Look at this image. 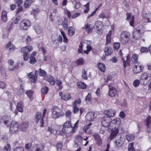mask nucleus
Returning a JSON list of instances; mask_svg holds the SVG:
<instances>
[{
  "instance_id": "nucleus-56",
  "label": "nucleus",
  "mask_w": 151,
  "mask_h": 151,
  "mask_svg": "<svg viewBox=\"0 0 151 151\" xmlns=\"http://www.w3.org/2000/svg\"><path fill=\"white\" fill-rule=\"evenodd\" d=\"M148 51V49L145 47H142L140 49V51L141 53H147Z\"/></svg>"
},
{
  "instance_id": "nucleus-34",
  "label": "nucleus",
  "mask_w": 151,
  "mask_h": 151,
  "mask_svg": "<svg viewBox=\"0 0 151 151\" xmlns=\"http://www.w3.org/2000/svg\"><path fill=\"white\" fill-rule=\"evenodd\" d=\"M6 48H9V50L11 51H14L15 49V47L14 45L12 44L11 42H9L6 45Z\"/></svg>"
},
{
  "instance_id": "nucleus-10",
  "label": "nucleus",
  "mask_w": 151,
  "mask_h": 151,
  "mask_svg": "<svg viewBox=\"0 0 151 151\" xmlns=\"http://www.w3.org/2000/svg\"><path fill=\"white\" fill-rule=\"evenodd\" d=\"M97 114L93 112H90L88 113L86 116V118L88 121H93L96 117Z\"/></svg>"
},
{
  "instance_id": "nucleus-43",
  "label": "nucleus",
  "mask_w": 151,
  "mask_h": 151,
  "mask_svg": "<svg viewBox=\"0 0 151 151\" xmlns=\"http://www.w3.org/2000/svg\"><path fill=\"white\" fill-rule=\"evenodd\" d=\"M55 82L56 84L58 86L59 89H61L63 88V86L62 85V82L60 79L57 78L56 79Z\"/></svg>"
},
{
  "instance_id": "nucleus-25",
  "label": "nucleus",
  "mask_w": 151,
  "mask_h": 151,
  "mask_svg": "<svg viewBox=\"0 0 151 151\" xmlns=\"http://www.w3.org/2000/svg\"><path fill=\"white\" fill-rule=\"evenodd\" d=\"M27 76L31 79V81L32 83L35 82L37 79V76L35 75H34L33 73L32 72H30L28 73Z\"/></svg>"
},
{
  "instance_id": "nucleus-57",
  "label": "nucleus",
  "mask_w": 151,
  "mask_h": 151,
  "mask_svg": "<svg viewBox=\"0 0 151 151\" xmlns=\"http://www.w3.org/2000/svg\"><path fill=\"white\" fill-rule=\"evenodd\" d=\"M73 112L74 114H76L78 111H79L80 110L77 106L73 105Z\"/></svg>"
},
{
  "instance_id": "nucleus-3",
  "label": "nucleus",
  "mask_w": 151,
  "mask_h": 151,
  "mask_svg": "<svg viewBox=\"0 0 151 151\" xmlns=\"http://www.w3.org/2000/svg\"><path fill=\"white\" fill-rule=\"evenodd\" d=\"M130 36L129 33L126 31L122 32L120 35V40L122 43L124 44L127 43Z\"/></svg>"
},
{
  "instance_id": "nucleus-16",
  "label": "nucleus",
  "mask_w": 151,
  "mask_h": 151,
  "mask_svg": "<svg viewBox=\"0 0 151 151\" xmlns=\"http://www.w3.org/2000/svg\"><path fill=\"white\" fill-rule=\"evenodd\" d=\"M59 94L61 97L62 99L65 101H67L70 99L71 98L70 94L68 93L63 94L62 92H60Z\"/></svg>"
},
{
  "instance_id": "nucleus-21",
  "label": "nucleus",
  "mask_w": 151,
  "mask_h": 151,
  "mask_svg": "<svg viewBox=\"0 0 151 151\" xmlns=\"http://www.w3.org/2000/svg\"><path fill=\"white\" fill-rule=\"evenodd\" d=\"M33 49L32 47L30 46H27L23 47L21 49V51L23 52H29L32 51Z\"/></svg>"
},
{
  "instance_id": "nucleus-31",
  "label": "nucleus",
  "mask_w": 151,
  "mask_h": 151,
  "mask_svg": "<svg viewBox=\"0 0 151 151\" xmlns=\"http://www.w3.org/2000/svg\"><path fill=\"white\" fill-rule=\"evenodd\" d=\"M112 31L110 30L108 34L106 37V42L105 44L106 45H110L111 43V38L110 36L111 35Z\"/></svg>"
},
{
  "instance_id": "nucleus-22",
  "label": "nucleus",
  "mask_w": 151,
  "mask_h": 151,
  "mask_svg": "<svg viewBox=\"0 0 151 151\" xmlns=\"http://www.w3.org/2000/svg\"><path fill=\"white\" fill-rule=\"evenodd\" d=\"M45 79L50 83V85H53L55 84V80L52 76H47L45 77Z\"/></svg>"
},
{
  "instance_id": "nucleus-62",
  "label": "nucleus",
  "mask_w": 151,
  "mask_h": 151,
  "mask_svg": "<svg viewBox=\"0 0 151 151\" xmlns=\"http://www.w3.org/2000/svg\"><path fill=\"white\" fill-rule=\"evenodd\" d=\"M79 122V120H78L77 122L75 123L74 126L73 127H72V129L73 131L75 132L77 130L78 126V122Z\"/></svg>"
},
{
  "instance_id": "nucleus-7",
  "label": "nucleus",
  "mask_w": 151,
  "mask_h": 151,
  "mask_svg": "<svg viewBox=\"0 0 151 151\" xmlns=\"http://www.w3.org/2000/svg\"><path fill=\"white\" fill-rule=\"evenodd\" d=\"M19 128L18 122L15 121H12L10 127V131L12 134L14 133L17 131Z\"/></svg>"
},
{
  "instance_id": "nucleus-20",
  "label": "nucleus",
  "mask_w": 151,
  "mask_h": 151,
  "mask_svg": "<svg viewBox=\"0 0 151 151\" xmlns=\"http://www.w3.org/2000/svg\"><path fill=\"white\" fill-rule=\"evenodd\" d=\"M93 137L96 140V143L98 145H101L102 144L101 140L98 134H93Z\"/></svg>"
},
{
  "instance_id": "nucleus-53",
  "label": "nucleus",
  "mask_w": 151,
  "mask_h": 151,
  "mask_svg": "<svg viewBox=\"0 0 151 151\" xmlns=\"http://www.w3.org/2000/svg\"><path fill=\"white\" fill-rule=\"evenodd\" d=\"M72 127V126L71 122H70L67 121L63 125V128L66 127Z\"/></svg>"
},
{
  "instance_id": "nucleus-11",
  "label": "nucleus",
  "mask_w": 151,
  "mask_h": 151,
  "mask_svg": "<svg viewBox=\"0 0 151 151\" xmlns=\"http://www.w3.org/2000/svg\"><path fill=\"white\" fill-rule=\"evenodd\" d=\"M44 148V145L41 144H36L33 146L31 149L32 151H42Z\"/></svg>"
},
{
  "instance_id": "nucleus-39",
  "label": "nucleus",
  "mask_w": 151,
  "mask_h": 151,
  "mask_svg": "<svg viewBox=\"0 0 151 151\" xmlns=\"http://www.w3.org/2000/svg\"><path fill=\"white\" fill-rule=\"evenodd\" d=\"M138 55L135 54H133L132 58V60L133 63H137L138 60Z\"/></svg>"
},
{
  "instance_id": "nucleus-5",
  "label": "nucleus",
  "mask_w": 151,
  "mask_h": 151,
  "mask_svg": "<svg viewBox=\"0 0 151 151\" xmlns=\"http://www.w3.org/2000/svg\"><path fill=\"white\" fill-rule=\"evenodd\" d=\"M30 22L27 19H24L19 24L20 28L23 30H27L31 26Z\"/></svg>"
},
{
  "instance_id": "nucleus-12",
  "label": "nucleus",
  "mask_w": 151,
  "mask_h": 151,
  "mask_svg": "<svg viewBox=\"0 0 151 151\" xmlns=\"http://www.w3.org/2000/svg\"><path fill=\"white\" fill-rule=\"evenodd\" d=\"M125 140L124 138V137H122V136H121L115 142V143H116L115 145V148H118L121 146L124 143Z\"/></svg>"
},
{
  "instance_id": "nucleus-35",
  "label": "nucleus",
  "mask_w": 151,
  "mask_h": 151,
  "mask_svg": "<svg viewBox=\"0 0 151 151\" xmlns=\"http://www.w3.org/2000/svg\"><path fill=\"white\" fill-rule=\"evenodd\" d=\"M126 138L129 142H131L134 140L135 136L133 134H131L126 135Z\"/></svg>"
},
{
  "instance_id": "nucleus-26",
  "label": "nucleus",
  "mask_w": 151,
  "mask_h": 151,
  "mask_svg": "<svg viewBox=\"0 0 151 151\" xmlns=\"http://www.w3.org/2000/svg\"><path fill=\"white\" fill-rule=\"evenodd\" d=\"M7 62L9 65V67L8 68L9 70L11 71H13L15 69V68L13 66L14 63L13 60L12 59H9Z\"/></svg>"
},
{
  "instance_id": "nucleus-51",
  "label": "nucleus",
  "mask_w": 151,
  "mask_h": 151,
  "mask_svg": "<svg viewBox=\"0 0 151 151\" xmlns=\"http://www.w3.org/2000/svg\"><path fill=\"white\" fill-rule=\"evenodd\" d=\"M91 94L90 93H88L85 98V100L87 103H89V102L91 100Z\"/></svg>"
},
{
  "instance_id": "nucleus-32",
  "label": "nucleus",
  "mask_w": 151,
  "mask_h": 151,
  "mask_svg": "<svg viewBox=\"0 0 151 151\" xmlns=\"http://www.w3.org/2000/svg\"><path fill=\"white\" fill-rule=\"evenodd\" d=\"M130 57L128 55L126 56V59L122 58V60L123 61V64L124 68H126V66L127 65H128L129 64V62L130 61Z\"/></svg>"
},
{
  "instance_id": "nucleus-59",
  "label": "nucleus",
  "mask_w": 151,
  "mask_h": 151,
  "mask_svg": "<svg viewBox=\"0 0 151 151\" xmlns=\"http://www.w3.org/2000/svg\"><path fill=\"white\" fill-rule=\"evenodd\" d=\"M48 90V88L46 86L43 87L41 90V92L43 94L46 93Z\"/></svg>"
},
{
  "instance_id": "nucleus-54",
  "label": "nucleus",
  "mask_w": 151,
  "mask_h": 151,
  "mask_svg": "<svg viewBox=\"0 0 151 151\" xmlns=\"http://www.w3.org/2000/svg\"><path fill=\"white\" fill-rule=\"evenodd\" d=\"M81 142L79 141L78 140L76 139L75 141V144L74 145V147H78V148H79V147H80V145H81Z\"/></svg>"
},
{
  "instance_id": "nucleus-24",
  "label": "nucleus",
  "mask_w": 151,
  "mask_h": 151,
  "mask_svg": "<svg viewBox=\"0 0 151 151\" xmlns=\"http://www.w3.org/2000/svg\"><path fill=\"white\" fill-rule=\"evenodd\" d=\"M104 52L106 55H110L113 52V50L111 47L108 46L106 47L105 48Z\"/></svg>"
},
{
  "instance_id": "nucleus-8",
  "label": "nucleus",
  "mask_w": 151,
  "mask_h": 151,
  "mask_svg": "<svg viewBox=\"0 0 151 151\" xmlns=\"http://www.w3.org/2000/svg\"><path fill=\"white\" fill-rule=\"evenodd\" d=\"M11 119L10 116L5 115L3 116L1 119V122H3L4 124L7 127H8L10 124Z\"/></svg>"
},
{
  "instance_id": "nucleus-58",
  "label": "nucleus",
  "mask_w": 151,
  "mask_h": 151,
  "mask_svg": "<svg viewBox=\"0 0 151 151\" xmlns=\"http://www.w3.org/2000/svg\"><path fill=\"white\" fill-rule=\"evenodd\" d=\"M11 147L10 145L9 144H7L4 147V151H10Z\"/></svg>"
},
{
  "instance_id": "nucleus-29",
  "label": "nucleus",
  "mask_w": 151,
  "mask_h": 151,
  "mask_svg": "<svg viewBox=\"0 0 151 151\" xmlns=\"http://www.w3.org/2000/svg\"><path fill=\"white\" fill-rule=\"evenodd\" d=\"M20 19V17L19 16H17L13 18L12 19V23L10 26V29H12L11 27H12V23H14L15 24H18Z\"/></svg>"
},
{
  "instance_id": "nucleus-47",
  "label": "nucleus",
  "mask_w": 151,
  "mask_h": 151,
  "mask_svg": "<svg viewBox=\"0 0 151 151\" xmlns=\"http://www.w3.org/2000/svg\"><path fill=\"white\" fill-rule=\"evenodd\" d=\"M128 150L129 151H135L134 148L133 143L132 142L129 144L128 146Z\"/></svg>"
},
{
  "instance_id": "nucleus-49",
  "label": "nucleus",
  "mask_w": 151,
  "mask_h": 151,
  "mask_svg": "<svg viewBox=\"0 0 151 151\" xmlns=\"http://www.w3.org/2000/svg\"><path fill=\"white\" fill-rule=\"evenodd\" d=\"M38 72L39 75L41 76H43L46 74V72L41 68L39 70Z\"/></svg>"
},
{
  "instance_id": "nucleus-52",
  "label": "nucleus",
  "mask_w": 151,
  "mask_h": 151,
  "mask_svg": "<svg viewBox=\"0 0 151 151\" xmlns=\"http://www.w3.org/2000/svg\"><path fill=\"white\" fill-rule=\"evenodd\" d=\"M39 12V10L38 9H34L31 12V14L34 15V17Z\"/></svg>"
},
{
  "instance_id": "nucleus-60",
  "label": "nucleus",
  "mask_w": 151,
  "mask_h": 151,
  "mask_svg": "<svg viewBox=\"0 0 151 151\" xmlns=\"http://www.w3.org/2000/svg\"><path fill=\"white\" fill-rule=\"evenodd\" d=\"M140 81L138 79H136L134 81L133 83V85L134 87H137L139 84Z\"/></svg>"
},
{
  "instance_id": "nucleus-64",
  "label": "nucleus",
  "mask_w": 151,
  "mask_h": 151,
  "mask_svg": "<svg viewBox=\"0 0 151 151\" xmlns=\"http://www.w3.org/2000/svg\"><path fill=\"white\" fill-rule=\"evenodd\" d=\"M35 29L37 33L40 34L42 32V29L39 27H35Z\"/></svg>"
},
{
  "instance_id": "nucleus-15",
  "label": "nucleus",
  "mask_w": 151,
  "mask_h": 151,
  "mask_svg": "<svg viewBox=\"0 0 151 151\" xmlns=\"http://www.w3.org/2000/svg\"><path fill=\"white\" fill-rule=\"evenodd\" d=\"M63 130H65V135L66 137L71 136L73 133L75 132L73 131L72 127L63 128Z\"/></svg>"
},
{
  "instance_id": "nucleus-41",
  "label": "nucleus",
  "mask_w": 151,
  "mask_h": 151,
  "mask_svg": "<svg viewBox=\"0 0 151 151\" xmlns=\"http://www.w3.org/2000/svg\"><path fill=\"white\" fill-rule=\"evenodd\" d=\"M76 63L78 65H83L84 63L83 59L82 58H79L76 61Z\"/></svg>"
},
{
  "instance_id": "nucleus-30",
  "label": "nucleus",
  "mask_w": 151,
  "mask_h": 151,
  "mask_svg": "<svg viewBox=\"0 0 151 151\" xmlns=\"http://www.w3.org/2000/svg\"><path fill=\"white\" fill-rule=\"evenodd\" d=\"M133 36V38L136 40H139L142 38V35L134 30Z\"/></svg>"
},
{
  "instance_id": "nucleus-17",
  "label": "nucleus",
  "mask_w": 151,
  "mask_h": 151,
  "mask_svg": "<svg viewBox=\"0 0 151 151\" xmlns=\"http://www.w3.org/2000/svg\"><path fill=\"white\" fill-rule=\"evenodd\" d=\"M148 79L149 81L151 79V73H142L141 76L140 80H146Z\"/></svg>"
},
{
  "instance_id": "nucleus-23",
  "label": "nucleus",
  "mask_w": 151,
  "mask_h": 151,
  "mask_svg": "<svg viewBox=\"0 0 151 151\" xmlns=\"http://www.w3.org/2000/svg\"><path fill=\"white\" fill-rule=\"evenodd\" d=\"M23 103L22 101H20L17 104L16 108L19 111L22 112H23Z\"/></svg>"
},
{
  "instance_id": "nucleus-55",
  "label": "nucleus",
  "mask_w": 151,
  "mask_h": 151,
  "mask_svg": "<svg viewBox=\"0 0 151 151\" xmlns=\"http://www.w3.org/2000/svg\"><path fill=\"white\" fill-rule=\"evenodd\" d=\"M90 4V3L89 2H88L86 5H85L84 6L86 7L85 9H84V12L85 13H87L89 10V5Z\"/></svg>"
},
{
  "instance_id": "nucleus-2",
  "label": "nucleus",
  "mask_w": 151,
  "mask_h": 151,
  "mask_svg": "<svg viewBox=\"0 0 151 151\" xmlns=\"http://www.w3.org/2000/svg\"><path fill=\"white\" fill-rule=\"evenodd\" d=\"M46 109H44L42 114L40 112H38L35 115V121L37 123H40L41 127H44L43 118L46 114Z\"/></svg>"
},
{
  "instance_id": "nucleus-13",
  "label": "nucleus",
  "mask_w": 151,
  "mask_h": 151,
  "mask_svg": "<svg viewBox=\"0 0 151 151\" xmlns=\"http://www.w3.org/2000/svg\"><path fill=\"white\" fill-rule=\"evenodd\" d=\"M109 92L108 95L109 96L111 97H113L115 96L116 94L117 93L116 89L114 87L109 85Z\"/></svg>"
},
{
  "instance_id": "nucleus-46",
  "label": "nucleus",
  "mask_w": 151,
  "mask_h": 151,
  "mask_svg": "<svg viewBox=\"0 0 151 151\" xmlns=\"http://www.w3.org/2000/svg\"><path fill=\"white\" fill-rule=\"evenodd\" d=\"M29 63L32 64H34L37 62V60L34 56H30V58Z\"/></svg>"
},
{
  "instance_id": "nucleus-63",
  "label": "nucleus",
  "mask_w": 151,
  "mask_h": 151,
  "mask_svg": "<svg viewBox=\"0 0 151 151\" xmlns=\"http://www.w3.org/2000/svg\"><path fill=\"white\" fill-rule=\"evenodd\" d=\"M91 125L92 123H90L89 124L85 125L83 129L84 131L86 132V131L88 129Z\"/></svg>"
},
{
  "instance_id": "nucleus-33",
  "label": "nucleus",
  "mask_w": 151,
  "mask_h": 151,
  "mask_svg": "<svg viewBox=\"0 0 151 151\" xmlns=\"http://www.w3.org/2000/svg\"><path fill=\"white\" fill-rule=\"evenodd\" d=\"M134 30L141 34H143L144 32V29L142 25H140L138 27H137V28L134 29Z\"/></svg>"
},
{
  "instance_id": "nucleus-1",
  "label": "nucleus",
  "mask_w": 151,
  "mask_h": 151,
  "mask_svg": "<svg viewBox=\"0 0 151 151\" xmlns=\"http://www.w3.org/2000/svg\"><path fill=\"white\" fill-rule=\"evenodd\" d=\"M115 110L113 109H110L104 111V127L107 128V130L111 131L109 137L111 140L114 139L117 136L119 132V130L121 129V132H123L122 127H120L121 120L119 118L113 120L111 122V117L114 116L115 114Z\"/></svg>"
},
{
  "instance_id": "nucleus-36",
  "label": "nucleus",
  "mask_w": 151,
  "mask_h": 151,
  "mask_svg": "<svg viewBox=\"0 0 151 151\" xmlns=\"http://www.w3.org/2000/svg\"><path fill=\"white\" fill-rule=\"evenodd\" d=\"M75 30L72 27H70L68 28V34L70 36L73 35L75 34Z\"/></svg>"
},
{
  "instance_id": "nucleus-18",
  "label": "nucleus",
  "mask_w": 151,
  "mask_h": 151,
  "mask_svg": "<svg viewBox=\"0 0 151 151\" xmlns=\"http://www.w3.org/2000/svg\"><path fill=\"white\" fill-rule=\"evenodd\" d=\"M133 71L135 73H137L142 71V66L139 65L137 64V65H135L133 68Z\"/></svg>"
},
{
  "instance_id": "nucleus-38",
  "label": "nucleus",
  "mask_w": 151,
  "mask_h": 151,
  "mask_svg": "<svg viewBox=\"0 0 151 151\" xmlns=\"http://www.w3.org/2000/svg\"><path fill=\"white\" fill-rule=\"evenodd\" d=\"M60 32L63 37V42L65 43H67L68 42V40L65 34L62 29L60 30Z\"/></svg>"
},
{
  "instance_id": "nucleus-4",
  "label": "nucleus",
  "mask_w": 151,
  "mask_h": 151,
  "mask_svg": "<svg viewBox=\"0 0 151 151\" xmlns=\"http://www.w3.org/2000/svg\"><path fill=\"white\" fill-rule=\"evenodd\" d=\"M94 28L97 29V32L100 34L103 32V24L102 22L97 21H96L94 25Z\"/></svg>"
},
{
  "instance_id": "nucleus-28",
  "label": "nucleus",
  "mask_w": 151,
  "mask_h": 151,
  "mask_svg": "<svg viewBox=\"0 0 151 151\" xmlns=\"http://www.w3.org/2000/svg\"><path fill=\"white\" fill-rule=\"evenodd\" d=\"M28 126V122H24L19 126L20 129L23 131H25Z\"/></svg>"
},
{
  "instance_id": "nucleus-6",
  "label": "nucleus",
  "mask_w": 151,
  "mask_h": 151,
  "mask_svg": "<svg viewBox=\"0 0 151 151\" xmlns=\"http://www.w3.org/2000/svg\"><path fill=\"white\" fill-rule=\"evenodd\" d=\"M61 111L60 109L57 106H55L53 108V111L51 116L54 119H57L61 115Z\"/></svg>"
},
{
  "instance_id": "nucleus-44",
  "label": "nucleus",
  "mask_w": 151,
  "mask_h": 151,
  "mask_svg": "<svg viewBox=\"0 0 151 151\" xmlns=\"http://www.w3.org/2000/svg\"><path fill=\"white\" fill-rule=\"evenodd\" d=\"M33 2L32 0H27L24 2V6L26 8H28Z\"/></svg>"
},
{
  "instance_id": "nucleus-42",
  "label": "nucleus",
  "mask_w": 151,
  "mask_h": 151,
  "mask_svg": "<svg viewBox=\"0 0 151 151\" xmlns=\"http://www.w3.org/2000/svg\"><path fill=\"white\" fill-rule=\"evenodd\" d=\"M78 86L79 88L85 89L86 88V84L81 82H79L78 83Z\"/></svg>"
},
{
  "instance_id": "nucleus-14",
  "label": "nucleus",
  "mask_w": 151,
  "mask_h": 151,
  "mask_svg": "<svg viewBox=\"0 0 151 151\" xmlns=\"http://www.w3.org/2000/svg\"><path fill=\"white\" fill-rule=\"evenodd\" d=\"M145 125L147 126V131L149 132L151 127V117L149 116L145 119Z\"/></svg>"
},
{
  "instance_id": "nucleus-50",
  "label": "nucleus",
  "mask_w": 151,
  "mask_h": 151,
  "mask_svg": "<svg viewBox=\"0 0 151 151\" xmlns=\"http://www.w3.org/2000/svg\"><path fill=\"white\" fill-rule=\"evenodd\" d=\"M120 44L118 42H115L113 45L114 50H118L120 47Z\"/></svg>"
},
{
  "instance_id": "nucleus-48",
  "label": "nucleus",
  "mask_w": 151,
  "mask_h": 151,
  "mask_svg": "<svg viewBox=\"0 0 151 151\" xmlns=\"http://www.w3.org/2000/svg\"><path fill=\"white\" fill-rule=\"evenodd\" d=\"M90 44H89L88 45H87L86 50H84L83 52L84 53L88 54L89 51H90L92 49L90 45Z\"/></svg>"
},
{
  "instance_id": "nucleus-9",
  "label": "nucleus",
  "mask_w": 151,
  "mask_h": 151,
  "mask_svg": "<svg viewBox=\"0 0 151 151\" xmlns=\"http://www.w3.org/2000/svg\"><path fill=\"white\" fill-rule=\"evenodd\" d=\"M91 41H88L86 40L82 41L79 46L78 52L80 53H82L83 47L84 46H86V47L87 45H88L89 44H91Z\"/></svg>"
},
{
  "instance_id": "nucleus-19",
  "label": "nucleus",
  "mask_w": 151,
  "mask_h": 151,
  "mask_svg": "<svg viewBox=\"0 0 151 151\" xmlns=\"http://www.w3.org/2000/svg\"><path fill=\"white\" fill-rule=\"evenodd\" d=\"M82 29H86L87 32L89 33L92 31L93 27L92 25L86 24L82 28Z\"/></svg>"
},
{
  "instance_id": "nucleus-61",
  "label": "nucleus",
  "mask_w": 151,
  "mask_h": 151,
  "mask_svg": "<svg viewBox=\"0 0 151 151\" xmlns=\"http://www.w3.org/2000/svg\"><path fill=\"white\" fill-rule=\"evenodd\" d=\"M79 122V120H78L77 122L75 123L74 126L73 127H72V129L73 131L75 132L77 130L78 126V122Z\"/></svg>"
},
{
  "instance_id": "nucleus-45",
  "label": "nucleus",
  "mask_w": 151,
  "mask_h": 151,
  "mask_svg": "<svg viewBox=\"0 0 151 151\" xmlns=\"http://www.w3.org/2000/svg\"><path fill=\"white\" fill-rule=\"evenodd\" d=\"M97 66L100 70L102 72H104V65L103 63H99L97 64Z\"/></svg>"
},
{
  "instance_id": "nucleus-27",
  "label": "nucleus",
  "mask_w": 151,
  "mask_h": 151,
  "mask_svg": "<svg viewBox=\"0 0 151 151\" xmlns=\"http://www.w3.org/2000/svg\"><path fill=\"white\" fill-rule=\"evenodd\" d=\"M1 20L3 22H6L7 20V12L3 10L1 13Z\"/></svg>"
},
{
  "instance_id": "nucleus-40",
  "label": "nucleus",
  "mask_w": 151,
  "mask_h": 151,
  "mask_svg": "<svg viewBox=\"0 0 151 151\" xmlns=\"http://www.w3.org/2000/svg\"><path fill=\"white\" fill-rule=\"evenodd\" d=\"M63 24L64 29L65 30H67L68 26V19L67 18L65 17L64 18L63 23Z\"/></svg>"
},
{
  "instance_id": "nucleus-37",
  "label": "nucleus",
  "mask_w": 151,
  "mask_h": 151,
  "mask_svg": "<svg viewBox=\"0 0 151 151\" xmlns=\"http://www.w3.org/2000/svg\"><path fill=\"white\" fill-rule=\"evenodd\" d=\"M26 94L27 95V96L29 98L30 101L32 100L33 99V92L32 90H29L27 91L26 92H25Z\"/></svg>"
}]
</instances>
